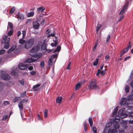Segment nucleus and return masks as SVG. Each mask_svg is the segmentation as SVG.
Here are the masks:
<instances>
[{"instance_id":"1","label":"nucleus","mask_w":133,"mask_h":133,"mask_svg":"<svg viewBox=\"0 0 133 133\" xmlns=\"http://www.w3.org/2000/svg\"><path fill=\"white\" fill-rule=\"evenodd\" d=\"M125 109L123 108L119 110L118 114L119 115H115V122H114L113 128L112 129V127L111 126L112 123L110 122H108L105 126L103 133H117L118 132L116 129H119V124L117 122H119L120 120V117L121 119L124 118L127 116V114L124 112Z\"/></svg>"},{"instance_id":"2","label":"nucleus","mask_w":133,"mask_h":133,"mask_svg":"<svg viewBox=\"0 0 133 133\" xmlns=\"http://www.w3.org/2000/svg\"><path fill=\"white\" fill-rule=\"evenodd\" d=\"M50 36V35H48L46 39H43L42 38H41L40 41H39L38 44L39 46L41 47V50L44 51L46 49V43L48 42L49 38Z\"/></svg>"},{"instance_id":"3","label":"nucleus","mask_w":133,"mask_h":133,"mask_svg":"<svg viewBox=\"0 0 133 133\" xmlns=\"http://www.w3.org/2000/svg\"><path fill=\"white\" fill-rule=\"evenodd\" d=\"M57 56V54L52 55L49 60L48 64L50 66H52L53 70H54V65Z\"/></svg>"},{"instance_id":"4","label":"nucleus","mask_w":133,"mask_h":133,"mask_svg":"<svg viewBox=\"0 0 133 133\" xmlns=\"http://www.w3.org/2000/svg\"><path fill=\"white\" fill-rule=\"evenodd\" d=\"M35 39L34 38L29 39L26 42L25 45V48L27 49L31 48L33 45Z\"/></svg>"},{"instance_id":"5","label":"nucleus","mask_w":133,"mask_h":133,"mask_svg":"<svg viewBox=\"0 0 133 133\" xmlns=\"http://www.w3.org/2000/svg\"><path fill=\"white\" fill-rule=\"evenodd\" d=\"M97 81L95 79H92L88 85V88L90 89H95L97 88L96 85Z\"/></svg>"},{"instance_id":"6","label":"nucleus","mask_w":133,"mask_h":133,"mask_svg":"<svg viewBox=\"0 0 133 133\" xmlns=\"http://www.w3.org/2000/svg\"><path fill=\"white\" fill-rule=\"evenodd\" d=\"M40 57V56L38 55H35L32 56L30 58L27 59L26 62L31 63L34 62Z\"/></svg>"},{"instance_id":"7","label":"nucleus","mask_w":133,"mask_h":133,"mask_svg":"<svg viewBox=\"0 0 133 133\" xmlns=\"http://www.w3.org/2000/svg\"><path fill=\"white\" fill-rule=\"evenodd\" d=\"M129 3L128 2H127L124 5L123 7L120 11L119 14V15H123V14L127 10V7Z\"/></svg>"},{"instance_id":"8","label":"nucleus","mask_w":133,"mask_h":133,"mask_svg":"<svg viewBox=\"0 0 133 133\" xmlns=\"http://www.w3.org/2000/svg\"><path fill=\"white\" fill-rule=\"evenodd\" d=\"M40 47L39 45H37L36 46H34L32 48L29 52V54L31 55H32V53H34L37 52L38 50L40 49Z\"/></svg>"},{"instance_id":"9","label":"nucleus","mask_w":133,"mask_h":133,"mask_svg":"<svg viewBox=\"0 0 133 133\" xmlns=\"http://www.w3.org/2000/svg\"><path fill=\"white\" fill-rule=\"evenodd\" d=\"M28 66V65L27 64H24L22 63L19 64L18 67L20 69L23 70L26 68Z\"/></svg>"},{"instance_id":"10","label":"nucleus","mask_w":133,"mask_h":133,"mask_svg":"<svg viewBox=\"0 0 133 133\" xmlns=\"http://www.w3.org/2000/svg\"><path fill=\"white\" fill-rule=\"evenodd\" d=\"M130 44L128 45L126 48L123 49L121 51L120 54V56L122 57L123 54L125 53L128 51L130 48Z\"/></svg>"},{"instance_id":"11","label":"nucleus","mask_w":133,"mask_h":133,"mask_svg":"<svg viewBox=\"0 0 133 133\" xmlns=\"http://www.w3.org/2000/svg\"><path fill=\"white\" fill-rule=\"evenodd\" d=\"M2 79L4 80L9 79L10 78V76L7 74H2L1 76Z\"/></svg>"},{"instance_id":"12","label":"nucleus","mask_w":133,"mask_h":133,"mask_svg":"<svg viewBox=\"0 0 133 133\" xmlns=\"http://www.w3.org/2000/svg\"><path fill=\"white\" fill-rule=\"evenodd\" d=\"M127 103H128L127 101V98H122L120 103L122 105H125L126 107L127 105Z\"/></svg>"},{"instance_id":"13","label":"nucleus","mask_w":133,"mask_h":133,"mask_svg":"<svg viewBox=\"0 0 133 133\" xmlns=\"http://www.w3.org/2000/svg\"><path fill=\"white\" fill-rule=\"evenodd\" d=\"M106 71V69L105 68L102 71H101L100 69H98L96 74V75L98 76L99 74H101V75L103 76L105 74Z\"/></svg>"},{"instance_id":"14","label":"nucleus","mask_w":133,"mask_h":133,"mask_svg":"<svg viewBox=\"0 0 133 133\" xmlns=\"http://www.w3.org/2000/svg\"><path fill=\"white\" fill-rule=\"evenodd\" d=\"M17 18L18 20L22 21L24 19V17L23 15L20 14L19 13H18L17 14Z\"/></svg>"},{"instance_id":"15","label":"nucleus","mask_w":133,"mask_h":133,"mask_svg":"<svg viewBox=\"0 0 133 133\" xmlns=\"http://www.w3.org/2000/svg\"><path fill=\"white\" fill-rule=\"evenodd\" d=\"M10 40V38H8L7 39V42H5V45L4 46V47L5 49H8L9 47V42Z\"/></svg>"},{"instance_id":"16","label":"nucleus","mask_w":133,"mask_h":133,"mask_svg":"<svg viewBox=\"0 0 133 133\" xmlns=\"http://www.w3.org/2000/svg\"><path fill=\"white\" fill-rule=\"evenodd\" d=\"M55 40H53L54 43H51V45L52 47L56 46L57 44L58 41L57 39V37H55Z\"/></svg>"},{"instance_id":"17","label":"nucleus","mask_w":133,"mask_h":133,"mask_svg":"<svg viewBox=\"0 0 133 133\" xmlns=\"http://www.w3.org/2000/svg\"><path fill=\"white\" fill-rule=\"evenodd\" d=\"M118 107L117 106L115 108L113 112L112 113V117H114L117 114V112L118 110Z\"/></svg>"},{"instance_id":"18","label":"nucleus","mask_w":133,"mask_h":133,"mask_svg":"<svg viewBox=\"0 0 133 133\" xmlns=\"http://www.w3.org/2000/svg\"><path fill=\"white\" fill-rule=\"evenodd\" d=\"M16 69V67H15L12 68V71H13L11 72L10 73V75H11L15 77H16L17 75V73L14 71L15 70V69Z\"/></svg>"},{"instance_id":"19","label":"nucleus","mask_w":133,"mask_h":133,"mask_svg":"<svg viewBox=\"0 0 133 133\" xmlns=\"http://www.w3.org/2000/svg\"><path fill=\"white\" fill-rule=\"evenodd\" d=\"M39 26V24L37 22H34L33 26L35 29H38Z\"/></svg>"},{"instance_id":"20","label":"nucleus","mask_w":133,"mask_h":133,"mask_svg":"<svg viewBox=\"0 0 133 133\" xmlns=\"http://www.w3.org/2000/svg\"><path fill=\"white\" fill-rule=\"evenodd\" d=\"M45 8H44L43 7H41L38 8L37 9V13H39L40 12H43Z\"/></svg>"},{"instance_id":"21","label":"nucleus","mask_w":133,"mask_h":133,"mask_svg":"<svg viewBox=\"0 0 133 133\" xmlns=\"http://www.w3.org/2000/svg\"><path fill=\"white\" fill-rule=\"evenodd\" d=\"M16 48V46H13L10 48L9 50L8 51V53H10L13 51Z\"/></svg>"},{"instance_id":"22","label":"nucleus","mask_w":133,"mask_h":133,"mask_svg":"<svg viewBox=\"0 0 133 133\" xmlns=\"http://www.w3.org/2000/svg\"><path fill=\"white\" fill-rule=\"evenodd\" d=\"M7 36H4L3 37L2 41V44L4 43L5 42H7L6 39H7Z\"/></svg>"},{"instance_id":"23","label":"nucleus","mask_w":133,"mask_h":133,"mask_svg":"<svg viewBox=\"0 0 133 133\" xmlns=\"http://www.w3.org/2000/svg\"><path fill=\"white\" fill-rule=\"evenodd\" d=\"M21 100V98L20 97H16L13 99V101L14 103H15L16 102L18 101H20Z\"/></svg>"},{"instance_id":"24","label":"nucleus","mask_w":133,"mask_h":133,"mask_svg":"<svg viewBox=\"0 0 133 133\" xmlns=\"http://www.w3.org/2000/svg\"><path fill=\"white\" fill-rule=\"evenodd\" d=\"M34 14V12L33 11H31L28 14L27 16L28 17H32L33 16Z\"/></svg>"},{"instance_id":"25","label":"nucleus","mask_w":133,"mask_h":133,"mask_svg":"<svg viewBox=\"0 0 133 133\" xmlns=\"http://www.w3.org/2000/svg\"><path fill=\"white\" fill-rule=\"evenodd\" d=\"M102 26V25L101 24H97L96 29V32L98 34V30Z\"/></svg>"},{"instance_id":"26","label":"nucleus","mask_w":133,"mask_h":133,"mask_svg":"<svg viewBox=\"0 0 133 133\" xmlns=\"http://www.w3.org/2000/svg\"><path fill=\"white\" fill-rule=\"evenodd\" d=\"M62 99V98L61 97H58L56 99V101L57 103H60L61 102Z\"/></svg>"},{"instance_id":"27","label":"nucleus","mask_w":133,"mask_h":133,"mask_svg":"<svg viewBox=\"0 0 133 133\" xmlns=\"http://www.w3.org/2000/svg\"><path fill=\"white\" fill-rule=\"evenodd\" d=\"M131 95L129 96L128 98V100L130 101L133 98V89L131 92Z\"/></svg>"},{"instance_id":"28","label":"nucleus","mask_w":133,"mask_h":133,"mask_svg":"<svg viewBox=\"0 0 133 133\" xmlns=\"http://www.w3.org/2000/svg\"><path fill=\"white\" fill-rule=\"evenodd\" d=\"M89 122L90 127H92L93 123L92 119L91 118H89Z\"/></svg>"},{"instance_id":"29","label":"nucleus","mask_w":133,"mask_h":133,"mask_svg":"<svg viewBox=\"0 0 133 133\" xmlns=\"http://www.w3.org/2000/svg\"><path fill=\"white\" fill-rule=\"evenodd\" d=\"M40 85V84H38L34 86L33 87V88L34 89V90L35 91L37 90L38 89V88L39 87Z\"/></svg>"},{"instance_id":"30","label":"nucleus","mask_w":133,"mask_h":133,"mask_svg":"<svg viewBox=\"0 0 133 133\" xmlns=\"http://www.w3.org/2000/svg\"><path fill=\"white\" fill-rule=\"evenodd\" d=\"M8 25L7 27L8 30L9 27L11 29H13L12 28H13V25L11 23H10L9 22H8Z\"/></svg>"},{"instance_id":"31","label":"nucleus","mask_w":133,"mask_h":133,"mask_svg":"<svg viewBox=\"0 0 133 133\" xmlns=\"http://www.w3.org/2000/svg\"><path fill=\"white\" fill-rule=\"evenodd\" d=\"M119 15V19L118 20V22L119 21H122L123 18H124V15Z\"/></svg>"},{"instance_id":"32","label":"nucleus","mask_w":133,"mask_h":133,"mask_svg":"<svg viewBox=\"0 0 133 133\" xmlns=\"http://www.w3.org/2000/svg\"><path fill=\"white\" fill-rule=\"evenodd\" d=\"M28 101V100L27 99H23L22 100L21 99L20 101L19 102V103H21L22 104H26L27 103Z\"/></svg>"},{"instance_id":"33","label":"nucleus","mask_w":133,"mask_h":133,"mask_svg":"<svg viewBox=\"0 0 133 133\" xmlns=\"http://www.w3.org/2000/svg\"><path fill=\"white\" fill-rule=\"evenodd\" d=\"M126 107L127 108H133V103H130L129 104H128V103H127V105Z\"/></svg>"},{"instance_id":"34","label":"nucleus","mask_w":133,"mask_h":133,"mask_svg":"<svg viewBox=\"0 0 133 133\" xmlns=\"http://www.w3.org/2000/svg\"><path fill=\"white\" fill-rule=\"evenodd\" d=\"M23 38H22L20 39L19 41V43L21 44H23L25 42V41L23 40Z\"/></svg>"},{"instance_id":"35","label":"nucleus","mask_w":133,"mask_h":133,"mask_svg":"<svg viewBox=\"0 0 133 133\" xmlns=\"http://www.w3.org/2000/svg\"><path fill=\"white\" fill-rule=\"evenodd\" d=\"M18 107L20 110H22L23 108V104L21 103H19L18 104Z\"/></svg>"},{"instance_id":"36","label":"nucleus","mask_w":133,"mask_h":133,"mask_svg":"<svg viewBox=\"0 0 133 133\" xmlns=\"http://www.w3.org/2000/svg\"><path fill=\"white\" fill-rule=\"evenodd\" d=\"M81 86V84L79 83H78L76 84L75 86V88L76 90L78 89Z\"/></svg>"},{"instance_id":"37","label":"nucleus","mask_w":133,"mask_h":133,"mask_svg":"<svg viewBox=\"0 0 133 133\" xmlns=\"http://www.w3.org/2000/svg\"><path fill=\"white\" fill-rule=\"evenodd\" d=\"M127 121L122 120L120 122V123L122 125H125L127 123Z\"/></svg>"},{"instance_id":"38","label":"nucleus","mask_w":133,"mask_h":133,"mask_svg":"<svg viewBox=\"0 0 133 133\" xmlns=\"http://www.w3.org/2000/svg\"><path fill=\"white\" fill-rule=\"evenodd\" d=\"M15 8L14 7H12L11 9L10 12V14H11L13 13L15 11Z\"/></svg>"},{"instance_id":"39","label":"nucleus","mask_w":133,"mask_h":133,"mask_svg":"<svg viewBox=\"0 0 133 133\" xmlns=\"http://www.w3.org/2000/svg\"><path fill=\"white\" fill-rule=\"evenodd\" d=\"M61 47L59 46H57L56 49L54 50V52L59 51L61 50Z\"/></svg>"},{"instance_id":"40","label":"nucleus","mask_w":133,"mask_h":133,"mask_svg":"<svg viewBox=\"0 0 133 133\" xmlns=\"http://www.w3.org/2000/svg\"><path fill=\"white\" fill-rule=\"evenodd\" d=\"M92 129L94 133H97V129L95 127H92Z\"/></svg>"},{"instance_id":"41","label":"nucleus","mask_w":133,"mask_h":133,"mask_svg":"<svg viewBox=\"0 0 133 133\" xmlns=\"http://www.w3.org/2000/svg\"><path fill=\"white\" fill-rule=\"evenodd\" d=\"M48 111L46 109H45V112L44 114V116L45 118L47 117L48 115Z\"/></svg>"},{"instance_id":"42","label":"nucleus","mask_w":133,"mask_h":133,"mask_svg":"<svg viewBox=\"0 0 133 133\" xmlns=\"http://www.w3.org/2000/svg\"><path fill=\"white\" fill-rule=\"evenodd\" d=\"M98 58H96V60L93 63V65L94 66H96L98 64Z\"/></svg>"},{"instance_id":"43","label":"nucleus","mask_w":133,"mask_h":133,"mask_svg":"<svg viewBox=\"0 0 133 133\" xmlns=\"http://www.w3.org/2000/svg\"><path fill=\"white\" fill-rule=\"evenodd\" d=\"M13 29H11L10 31L8 32V35H11L13 33Z\"/></svg>"},{"instance_id":"44","label":"nucleus","mask_w":133,"mask_h":133,"mask_svg":"<svg viewBox=\"0 0 133 133\" xmlns=\"http://www.w3.org/2000/svg\"><path fill=\"white\" fill-rule=\"evenodd\" d=\"M129 87L127 85H126L125 88V90L126 92H128L129 91Z\"/></svg>"},{"instance_id":"45","label":"nucleus","mask_w":133,"mask_h":133,"mask_svg":"<svg viewBox=\"0 0 133 133\" xmlns=\"http://www.w3.org/2000/svg\"><path fill=\"white\" fill-rule=\"evenodd\" d=\"M26 31L25 30H23L22 31V34L23 35L22 38H24L26 34Z\"/></svg>"},{"instance_id":"46","label":"nucleus","mask_w":133,"mask_h":133,"mask_svg":"<svg viewBox=\"0 0 133 133\" xmlns=\"http://www.w3.org/2000/svg\"><path fill=\"white\" fill-rule=\"evenodd\" d=\"M40 65L41 67H44V63L43 61H42L40 64Z\"/></svg>"},{"instance_id":"47","label":"nucleus","mask_w":133,"mask_h":133,"mask_svg":"<svg viewBox=\"0 0 133 133\" xmlns=\"http://www.w3.org/2000/svg\"><path fill=\"white\" fill-rule=\"evenodd\" d=\"M129 117L130 118L133 117V112L129 113Z\"/></svg>"},{"instance_id":"48","label":"nucleus","mask_w":133,"mask_h":133,"mask_svg":"<svg viewBox=\"0 0 133 133\" xmlns=\"http://www.w3.org/2000/svg\"><path fill=\"white\" fill-rule=\"evenodd\" d=\"M71 65V62H70L68 64V66L66 68V69L67 70H69L70 69Z\"/></svg>"},{"instance_id":"49","label":"nucleus","mask_w":133,"mask_h":133,"mask_svg":"<svg viewBox=\"0 0 133 133\" xmlns=\"http://www.w3.org/2000/svg\"><path fill=\"white\" fill-rule=\"evenodd\" d=\"M8 118V116L7 115H5L3 117L2 120L4 121L6 120Z\"/></svg>"},{"instance_id":"50","label":"nucleus","mask_w":133,"mask_h":133,"mask_svg":"<svg viewBox=\"0 0 133 133\" xmlns=\"http://www.w3.org/2000/svg\"><path fill=\"white\" fill-rule=\"evenodd\" d=\"M110 57L108 55H106L105 56V59L106 61H109V59Z\"/></svg>"},{"instance_id":"51","label":"nucleus","mask_w":133,"mask_h":133,"mask_svg":"<svg viewBox=\"0 0 133 133\" xmlns=\"http://www.w3.org/2000/svg\"><path fill=\"white\" fill-rule=\"evenodd\" d=\"M4 105L5 106L7 105L10 104L9 102L8 101H4Z\"/></svg>"},{"instance_id":"52","label":"nucleus","mask_w":133,"mask_h":133,"mask_svg":"<svg viewBox=\"0 0 133 133\" xmlns=\"http://www.w3.org/2000/svg\"><path fill=\"white\" fill-rule=\"evenodd\" d=\"M97 44H98V43H97V42H96V43L94 46V47L92 49L93 51H94L95 50L96 47L97 46Z\"/></svg>"},{"instance_id":"53","label":"nucleus","mask_w":133,"mask_h":133,"mask_svg":"<svg viewBox=\"0 0 133 133\" xmlns=\"http://www.w3.org/2000/svg\"><path fill=\"white\" fill-rule=\"evenodd\" d=\"M5 50L4 49H1L0 50V55H2L5 52Z\"/></svg>"},{"instance_id":"54","label":"nucleus","mask_w":133,"mask_h":133,"mask_svg":"<svg viewBox=\"0 0 133 133\" xmlns=\"http://www.w3.org/2000/svg\"><path fill=\"white\" fill-rule=\"evenodd\" d=\"M36 71H32L30 72V74L32 75H34L36 74Z\"/></svg>"},{"instance_id":"55","label":"nucleus","mask_w":133,"mask_h":133,"mask_svg":"<svg viewBox=\"0 0 133 133\" xmlns=\"http://www.w3.org/2000/svg\"><path fill=\"white\" fill-rule=\"evenodd\" d=\"M110 35H108V37H107V42H108L109 41V40L110 39Z\"/></svg>"},{"instance_id":"56","label":"nucleus","mask_w":133,"mask_h":133,"mask_svg":"<svg viewBox=\"0 0 133 133\" xmlns=\"http://www.w3.org/2000/svg\"><path fill=\"white\" fill-rule=\"evenodd\" d=\"M50 29H48L46 30V34H48L50 32Z\"/></svg>"},{"instance_id":"57","label":"nucleus","mask_w":133,"mask_h":133,"mask_svg":"<svg viewBox=\"0 0 133 133\" xmlns=\"http://www.w3.org/2000/svg\"><path fill=\"white\" fill-rule=\"evenodd\" d=\"M19 82L21 85H23L24 84V81L23 80H20Z\"/></svg>"},{"instance_id":"58","label":"nucleus","mask_w":133,"mask_h":133,"mask_svg":"<svg viewBox=\"0 0 133 133\" xmlns=\"http://www.w3.org/2000/svg\"><path fill=\"white\" fill-rule=\"evenodd\" d=\"M129 123L130 124H133V118L131 119L129 121Z\"/></svg>"},{"instance_id":"59","label":"nucleus","mask_w":133,"mask_h":133,"mask_svg":"<svg viewBox=\"0 0 133 133\" xmlns=\"http://www.w3.org/2000/svg\"><path fill=\"white\" fill-rule=\"evenodd\" d=\"M119 133H125L124 131L123 130H120L119 132Z\"/></svg>"},{"instance_id":"60","label":"nucleus","mask_w":133,"mask_h":133,"mask_svg":"<svg viewBox=\"0 0 133 133\" xmlns=\"http://www.w3.org/2000/svg\"><path fill=\"white\" fill-rule=\"evenodd\" d=\"M130 57V56H128L125 57L124 59L125 61H126L129 59Z\"/></svg>"},{"instance_id":"61","label":"nucleus","mask_w":133,"mask_h":133,"mask_svg":"<svg viewBox=\"0 0 133 133\" xmlns=\"http://www.w3.org/2000/svg\"><path fill=\"white\" fill-rule=\"evenodd\" d=\"M21 34V32L20 31H19L17 33V36H19Z\"/></svg>"},{"instance_id":"62","label":"nucleus","mask_w":133,"mask_h":133,"mask_svg":"<svg viewBox=\"0 0 133 133\" xmlns=\"http://www.w3.org/2000/svg\"><path fill=\"white\" fill-rule=\"evenodd\" d=\"M33 69V67L32 66H30L29 67L28 69L29 70H32Z\"/></svg>"},{"instance_id":"63","label":"nucleus","mask_w":133,"mask_h":133,"mask_svg":"<svg viewBox=\"0 0 133 133\" xmlns=\"http://www.w3.org/2000/svg\"><path fill=\"white\" fill-rule=\"evenodd\" d=\"M130 85L131 87L133 88V80L131 81L130 83Z\"/></svg>"},{"instance_id":"64","label":"nucleus","mask_w":133,"mask_h":133,"mask_svg":"<svg viewBox=\"0 0 133 133\" xmlns=\"http://www.w3.org/2000/svg\"><path fill=\"white\" fill-rule=\"evenodd\" d=\"M46 51H47V52H52V49H49V50H46Z\"/></svg>"}]
</instances>
